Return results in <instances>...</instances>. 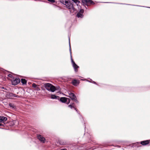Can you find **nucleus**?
I'll return each mask as SVG.
<instances>
[{"label": "nucleus", "mask_w": 150, "mask_h": 150, "mask_svg": "<svg viewBox=\"0 0 150 150\" xmlns=\"http://www.w3.org/2000/svg\"><path fill=\"white\" fill-rule=\"evenodd\" d=\"M84 12V10L83 9H81L79 11L78 13H80L83 14V13Z\"/></svg>", "instance_id": "obj_21"}, {"label": "nucleus", "mask_w": 150, "mask_h": 150, "mask_svg": "<svg viewBox=\"0 0 150 150\" xmlns=\"http://www.w3.org/2000/svg\"><path fill=\"white\" fill-rule=\"evenodd\" d=\"M49 2H50L52 3H54L55 2V0H47Z\"/></svg>", "instance_id": "obj_23"}, {"label": "nucleus", "mask_w": 150, "mask_h": 150, "mask_svg": "<svg viewBox=\"0 0 150 150\" xmlns=\"http://www.w3.org/2000/svg\"><path fill=\"white\" fill-rule=\"evenodd\" d=\"M60 2L63 4H66L68 3V0H59Z\"/></svg>", "instance_id": "obj_15"}, {"label": "nucleus", "mask_w": 150, "mask_h": 150, "mask_svg": "<svg viewBox=\"0 0 150 150\" xmlns=\"http://www.w3.org/2000/svg\"><path fill=\"white\" fill-rule=\"evenodd\" d=\"M38 86V85H36L35 83H33L32 84V86L34 88H36Z\"/></svg>", "instance_id": "obj_22"}, {"label": "nucleus", "mask_w": 150, "mask_h": 150, "mask_svg": "<svg viewBox=\"0 0 150 150\" xmlns=\"http://www.w3.org/2000/svg\"><path fill=\"white\" fill-rule=\"evenodd\" d=\"M70 54H71V63H72V66L74 69L75 71L76 72H77L78 71V68H79V67L76 64V63L74 62L73 61V60L72 59V57L71 56V48L70 47Z\"/></svg>", "instance_id": "obj_1"}, {"label": "nucleus", "mask_w": 150, "mask_h": 150, "mask_svg": "<svg viewBox=\"0 0 150 150\" xmlns=\"http://www.w3.org/2000/svg\"><path fill=\"white\" fill-rule=\"evenodd\" d=\"M67 98L61 97L60 99V101L63 103H65L67 101Z\"/></svg>", "instance_id": "obj_14"}, {"label": "nucleus", "mask_w": 150, "mask_h": 150, "mask_svg": "<svg viewBox=\"0 0 150 150\" xmlns=\"http://www.w3.org/2000/svg\"><path fill=\"white\" fill-rule=\"evenodd\" d=\"M8 76L9 77L11 78H12V77H13V76L11 74H9L8 75Z\"/></svg>", "instance_id": "obj_26"}, {"label": "nucleus", "mask_w": 150, "mask_h": 150, "mask_svg": "<svg viewBox=\"0 0 150 150\" xmlns=\"http://www.w3.org/2000/svg\"><path fill=\"white\" fill-rule=\"evenodd\" d=\"M76 16L78 18H82L83 16V14L80 13H77L76 15Z\"/></svg>", "instance_id": "obj_17"}, {"label": "nucleus", "mask_w": 150, "mask_h": 150, "mask_svg": "<svg viewBox=\"0 0 150 150\" xmlns=\"http://www.w3.org/2000/svg\"><path fill=\"white\" fill-rule=\"evenodd\" d=\"M56 90V88L55 87L51 84L50 87L49 88V89L48 90L49 91H51L52 92H54Z\"/></svg>", "instance_id": "obj_9"}, {"label": "nucleus", "mask_w": 150, "mask_h": 150, "mask_svg": "<svg viewBox=\"0 0 150 150\" xmlns=\"http://www.w3.org/2000/svg\"><path fill=\"white\" fill-rule=\"evenodd\" d=\"M70 99L69 98H67L66 101V102H67V104H69V103L70 102Z\"/></svg>", "instance_id": "obj_20"}, {"label": "nucleus", "mask_w": 150, "mask_h": 150, "mask_svg": "<svg viewBox=\"0 0 150 150\" xmlns=\"http://www.w3.org/2000/svg\"><path fill=\"white\" fill-rule=\"evenodd\" d=\"M38 139L42 143H44L45 142V139L42 135H38L37 136Z\"/></svg>", "instance_id": "obj_8"}, {"label": "nucleus", "mask_w": 150, "mask_h": 150, "mask_svg": "<svg viewBox=\"0 0 150 150\" xmlns=\"http://www.w3.org/2000/svg\"><path fill=\"white\" fill-rule=\"evenodd\" d=\"M69 42H70V39H69Z\"/></svg>", "instance_id": "obj_32"}, {"label": "nucleus", "mask_w": 150, "mask_h": 150, "mask_svg": "<svg viewBox=\"0 0 150 150\" xmlns=\"http://www.w3.org/2000/svg\"><path fill=\"white\" fill-rule=\"evenodd\" d=\"M59 144L62 145H66L67 143V142L65 141L62 140H59Z\"/></svg>", "instance_id": "obj_13"}, {"label": "nucleus", "mask_w": 150, "mask_h": 150, "mask_svg": "<svg viewBox=\"0 0 150 150\" xmlns=\"http://www.w3.org/2000/svg\"><path fill=\"white\" fill-rule=\"evenodd\" d=\"M7 97L10 99H12L14 97L20 98L21 96H19L12 93H9L7 94Z\"/></svg>", "instance_id": "obj_5"}, {"label": "nucleus", "mask_w": 150, "mask_h": 150, "mask_svg": "<svg viewBox=\"0 0 150 150\" xmlns=\"http://www.w3.org/2000/svg\"><path fill=\"white\" fill-rule=\"evenodd\" d=\"M60 150H67V149H61Z\"/></svg>", "instance_id": "obj_30"}, {"label": "nucleus", "mask_w": 150, "mask_h": 150, "mask_svg": "<svg viewBox=\"0 0 150 150\" xmlns=\"http://www.w3.org/2000/svg\"><path fill=\"white\" fill-rule=\"evenodd\" d=\"M36 88V90L37 91H39L40 90V88L38 87L37 86Z\"/></svg>", "instance_id": "obj_24"}, {"label": "nucleus", "mask_w": 150, "mask_h": 150, "mask_svg": "<svg viewBox=\"0 0 150 150\" xmlns=\"http://www.w3.org/2000/svg\"><path fill=\"white\" fill-rule=\"evenodd\" d=\"M52 84L50 83H45L44 85L45 88L48 91Z\"/></svg>", "instance_id": "obj_12"}, {"label": "nucleus", "mask_w": 150, "mask_h": 150, "mask_svg": "<svg viewBox=\"0 0 150 150\" xmlns=\"http://www.w3.org/2000/svg\"><path fill=\"white\" fill-rule=\"evenodd\" d=\"M72 1H74V2L76 4H79L80 3V1L78 0H72Z\"/></svg>", "instance_id": "obj_19"}, {"label": "nucleus", "mask_w": 150, "mask_h": 150, "mask_svg": "<svg viewBox=\"0 0 150 150\" xmlns=\"http://www.w3.org/2000/svg\"><path fill=\"white\" fill-rule=\"evenodd\" d=\"M92 83H94V84H97V83H96L95 81H93L92 82Z\"/></svg>", "instance_id": "obj_29"}, {"label": "nucleus", "mask_w": 150, "mask_h": 150, "mask_svg": "<svg viewBox=\"0 0 150 150\" xmlns=\"http://www.w3.org/2000/svg\"><path fill=\"white\" fill-rule=\"evenodd\" d=\"M82 2L84 5H86L87 6L95 4L94 2L91 0H82Z\"/></svg>", "instance_id": "obj_4"}, {"label": "nucleus", "mask_w": 150, "mask_h": 150, "mask_svg": "<svg viewBox=\"0 0 150 150\" xmlns=\"http://www.w3.org/2000/svg\"><path fill=\"white\" fill-rule=\"evenodd\" d=\"M51 98L52 99H56L57 98V96L54 95H52L51 96Z\"/></svg>", "instance_id": "obj_18"}, {"label": "nucleus", "mask_w": 150, "mask_h": 150, "mask_svg": "<svg viewBox=\"0 0 150 150\" xmlns=\"http://www.w3.org/2000/svg\"><path fill=\"white\" fill-rule=\"evenodd\" d=\"M67 7L70 10V12L71 13H73L75 10V8L74 7L72 3H71L70 2L68 1V3L66 4Z\"/></svg>", "instance_id": "obj_2"}, {"label": "nucleus", "mask_w": 150, "mask_h": 150, "mask_svg": "<svg viewBox=\"0 0 150 150\" xmlns=\"http://www.w3.org/2000/svg\"><path fill=\"white\" fill-rule=\"evenodd\" d=\"M21 83L23 84V85L25 84L26 83L27 81L25 79H21Z\"/></svg>", "instance_id": "obj_16"}, {"label": "nucleus", "mask_w": 150, "mask_h": 150, "mask_svg": "<svg viewBox=\"0 0 150 150\" xmlns=\"http://www.w3.org/2000/svg\"><path fill=\"white\" fill-rule=\"evenodd\" d=\"M71 83L74 86H76L79 84L80 81L79 80L74 79L72 80Z\"/></svg>", "instance_id": "obj_7"}, {"label": "nucleus", "mask_w": 150, "mask_h": 150, "mask_svg": "<svg viewBox=\"0 0 150 150\" xmlns=\"http://www.w3.org/2000/svg\"><path fill=\"white\" fill-rule=\"evenodd\" d=\"M70 105H71L72 106H74V105H74V103H71L70 104Z\"/></svg>", "instance_id": "obj_27"}, {"label": "nucleus", "mask_w": 150, "mask_h": 150, "mask_svg": "<svg viewBox=\"0 0 150 150\" xmlns=\"http://www.w3.org/2000/svg\"><path fill=\"white\" fill-rule=\"evenodd\" d=\"M4 126V124L0 123V126Z\"/></svg>", "instance_id": "obj_28"}, {"label": "nucleus", "mask_w": 150, "mask_h": 150, "mask_svg": "<svg viewBox=\"0 0 150 150\" xmlns=\"http://www.w3.org/2000/svg\"><path fill=\"white\" fill-rule=\"evenodd\" d=\"M68 107L69 108H70L71 109H72V108H74V107L72 106L71 105H70V104L68 105Z\"/></svg>", "instance_id": "obj_25"}, {"label": "nucleus", "mask_w": 150, "mask_h": 150, "mask_svg": "<svg viewBox=\"0 0 150 150\" xmlns=\"http://www.w3.org/2000/svg\"><path fill=\"white\" fill-rule=\"evenodd\" d=\"M74 109L76 111H77V110L76 109L75 107H74Z\"/></svg>", "instance_id": "obj_31"}, {"label": "nucleus", "mask_w": 150, "mask_h": 150, "mask_svg": "<svg viewBox=\"0 0 150 150\" xmlns=\"http://www.w3.org/2000/svg\"><path fill=\"white\" fill-rule=\"evenodd\" d=\"M10 105H11V104H10V106H11Z\"/></svg>", "instance_id": "obj_33"}, {"label": "nucleus", "mask_w": 150, "mask_h": 150, "mask_svg": "<svg viewBox=\"0 0 150 150\" xmlns=\"http://www.w3.org/2000/svg\"><path fill=\"white\" fill-rule=\"evenodd\" d=\"M68 94L69 96H67L68 97H69L72 100H73L76 103H78L79 102L77 100L76 96L74 93L69 92H68Z\"/></svg>", "instance_id": "obj_3"}, {"label": "nucleus", "mask_w": 150, "mask_h": 150, "mask_svg": "<svg viewBox=\"0 0 150 150\" xmlns=\"http://www.w3.org/2000/svg\"><path fill=\"white\" fill-rule=\"evenodd\" d=\"M7 120L6 117L4 116H0V122H4L6 121Z\"/></svg>", "instance_id": "obj_11"}, {"label": "nucleus", "mask_w": 150, "mask_h": 150, "mask_svg": "<svg viewBox=\"0 0 150 150\" xmlns=\"http://www.w3.org/2000/svg\"><path fill=\"white\" fill-rule=\"evenodd\" d=\"M150 141L146 140L142 141L141 142V144L143 146L146 145L150 143Z\"/></svg>", "instance_id": "obj_10"}, {"label": "nucleus", "mask_w": 150, "mask_h": 150, "mask_svg": "<svg viewBox=\"0 0 150 150\" xmlns=\"http://www.w3.org/2000/svg\"><path fill=\"white\" fill-rule=\"evenodd\" d=\"M20 82V79L18 78H13V80H12L11 82L13 85H16L18 84Z\"/></svg>", "instance_id": "obj_6"}]
</instances>
